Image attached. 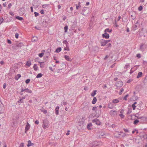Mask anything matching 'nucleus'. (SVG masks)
I'll list each match as a JSON object with an SVG mask.
<instances>
[{
	"label": "nucleus",
	"mask_w": 147,
	"mask_h": 147,
	"mask_svg": "<svg viewBox=\"0 0 147 147\" xmlns=\"http://www.w3.org/2000/svg\"><path fill=\"white\" fill-rule=\"evenodd\" d=\"M111 43H109L107 45V46L108 47H111Z\"/></svg>",
	"instance_id": "5fc2aeb1"
},
{
	"label": "nucleus",
	"mask_w": 147,
	"mask_h": 147,
	"mask_svg": "<svg viewBox=\"0 0 147 147\" xmlns=\"http://www.w3.org/2000/svg\"><path fill=\"white\" fill-rule=\"evenodd\" d=\"M15 37L16 38H18L19 37V34L18 33H16L15 34Z\"/></svg>",
	"instance_id": "a18cd8bd"
},
{
	"label": "nucleus",
	"mask_w": 147,
	"mask_h": 147,
	"mask_svg": "<svg viewBox=\"0 0 147 147\" xmlns=\"http://www.w3.org/2000/svg\"><path fill=\"white\" fill-rule=\"evenodd\" d=\"M35 124L38 125V124H39V122L38 121V120H36L35 121Z\"/></svg>",
	"instance_id": "052dcab7"
},
{
	"label": "nucleus",
	"mask_w": 147,
	"mask_h": 147,
	"mask_svg": "<svg viewBox=\"0 0 147 147\" xmlns=\"http://www.w3.org/2000/svg\"><path fill=\"white\" fill-rule=\"evenodd\" d=\"M108 107L110 109H112L113 107V105L111 103H110L108 104Z\"/></svg>",
	"instance_id": "4468645a"
},
{
	"label": "nucleus",
	"mask_w": 147,
	"mask_h": 147,
	"mask_svg": "<svg viewBox=\"0 0 147 147\" xmlns=\"http://www.w3.org/2000/svg\"><path fill=\"white\" fill-rule=\"evenodd\" d=\"M139 122V121L137 119H136L134 120V125H136L138 122Z\"/></svg>",
	"instance_id": "7c9ffc66"
},
{
	"label": "nucleus",
	"mask_w": 147,
	"mask_h": 147,
	"mask_svg": "<svg viewBox=\"0 0 147 147\" xmlns=\"http://www.w3.org/2000/svg\"><path fill=\"white\" fill-rule=\"evenodd\" d=\"M119 116L121 118H123L124 117V116L122 114H119Z\"/></svg>",
	"instance_id": "49530a36"
},
{
	"label": "nucleus",
	"mask_w": 147,
	"mask_h": 147,
	"mask_svg": "<svg viewBox=\"0 0 147 147\" xmlns=\"http://www.w3.org/2000/svg\"><path fill=\"white\" fill-rule=\"evenodd\" d=\"M105 134L104 132H102L100 135V137H105Z\"/></svg>",
	"instance_id": "2f4dec72"
},
{
	"label": "nucleus",
	"mask_w": 147,
	"mask_h": 147,
	"mask_svg": "<svg viewBox=\"0 0 147 147\" xmlns=\"http://www.w3.org/2000/svg\"><path fill=\"white\" fill-rule=\"evenodd\" d=\"M31 65V62L30 61H28L26 63V65L28 67H30Z\"/></svg>",
	"instance_id": "393cba45"
},
{
	"label": "nucleus",
	"mask_w": 147,
	"mask_h": 147,
	"mask_svg": "<svg viewBox=\"0 0 147 147\" xmlns=\"http://www.w3.org/2000/svg\"><path fill=\"white\" fill-rule=\"evenodd\" d=\"M6 83H4V84H3V88L4 89H5V88H6Z\"/></svg>",
	"instance_id": "69168bd1"
},
{
	"label": "nucleus",
	"mask_w": 147,
	"mask_h": 147,
	"mask_svg": "<svg viewBox=\"0 0 147 147\" xmlns=\"http://www.w3.org/2000/svg\"><path fill=\"white\" fill-rule=\"evenodd\" d=\"M38 62L40 63V68H42L44 67L45 65V63L44 62L38 61Z\"/></svg>",
	"instance_id": "ddd939ff"
},
{
	"label": "nucleus",
	"mask_w": 147,
	"mask_h": 147,
	"mask_svg": "<svg viewBox=\"0 0 147 147\" xmlns=\"http://www.w3.org/2000/svg\"><path fill=\"white\" fill-rule=\"evenodd\" d=\"M136 57L138 58H140L141 57V55L140 54L138 53L136 55Z\"/></svg>",
	"instance_id": "c9c22d12"
},
{
	"label": "nucleus",
	"mask_w": 147,
	"mask_h": 147,
	"mask_svg": "<svg viewBox=\"0 0 147 147\" xmlns=\"http://www.w3.org/2000/svg\"><path fill=\"white\" fill-rule=\"evenodd\" d=\"M97 108V107H94L92 109V110L93 111H95V110H96Z\"/></svg>",
	"instance_id": "680f3d73"
},
{
	"label": "nucleus",
	"mask_w": 147,
	"mask_h": 147,
	"mask_svg": "<svg viewBox=\"0 0 147 147\" xmlns=\"http://www.w3.org/2000/svg\"><path fill=\"white\" fill-rule=\"evenodd\" d=\"M102 36L103 38H105L106 39H108L109 37V35L108 34L105 33L102 34Z\"/></svg>",
	"instance_id": "9d476101"
},
{
	"label": "nucleus",
	"mask_w": 147,
	"mask_h": 147,
	"mask_svg": "<svg viewBox=\"0 0 147 147\" xmlns=\"http://www.w3.org/2000/svg\"><path fill=\"white\" fill-rule=\"evenodd\" d=\"M112 30H109V28H106L105 29V30L104 31V32L105 33H106L107 32H112Z\"/></svg>",
	"instance_id": "5701e85b"
},
{
	"label": "nucleus",
	"mask_w": 147,
	"mask_h": 147,
	"mask_svg": "<svg viewBox=\"0 0 147 147\" xmlns=\"http://www.w3.org/2000/svg\"><path fill=\"white\" fill-rule=\"evenodd\" d=\"M96 90H94L93 92H92L91 94V96L94 97L96 94Z\"/></svg>",
	"instance_id": "bb28decb"
},
{
	"label": "nucleus",
	"mask_w": 147,
	"mask_h": 147,
	"mask_svg": "<svg viewBox=\"0 0 147 147\" xmlns=\"http://www.w3.org/2000/svg\"><path fill=\"white\" fill-rule=\"evenodd\" d=\"M21 76L20 74H18L15 77L16 80H17L20 78Z\"/></svg>",
	"instance_id": "2eb2a0df"
},
{
	"label": "nucleus",
	"mask_w": 147,
	"mask_h": 147,
	"mask_svg": "<svg viewBox=\"0 0 147 147\" xmlns=\"http://www.w3.org/2000/svg\"><path fill=\"white\" fill-rule=\"evenodd\" d=\"M42 112H43L44 113H47V111L46 110H43L41 111Z\"/></svg>",
	"instance_id": "09e8293b"
},
{
	"label": "nucleus",
	"mask_w": 147,
	"mask_h": 147,
	"mask_svg": "<svg viewBox=\"0 0 147 147\" xmlns=\"http://www.w3.org/2000/svg\"><path fill=\"white\" fill-rule=\"evenodd\" d=\"M63 43L65 44V47L64 48V50H66L69 51V49L68 47V43L66 40H65L63 41Z\"/></svg>",
	"instance_id": "f257e3e1"
},
{
	"label": "nucleus",
	"mask_w": 147,
	"mask_h": 147,
	"mask_svg": "<svg viewBox=\"0 0 147 147\" xmlns=\"http://www.w3.org/2000/svg\"><path fill=\"white\" fill-rule=\"evenodd\" d=\"M16 18L17 19H18L20 21L22 20L23 19L22 17H20L19 16H16Z\"/></svg>",
	"instance_id": "b1692460"
},
{
	"label": "nucleus",
	"mask_w": 147,
	"mask_h": 147,
	"mask_svg": "<svg viewBox=\"0 0 147 147\" xmlns=\"http://www.w3.org/2000/svg\"><path fill=\"white\" fill-rule=\"evenodd\" d=\"M97 101V99L96 97H94L93 98V100L92 101V103L94 104H95Z\"/></svg>",
	"instance_id": "6ab92c4d"
},
{
	"label": "nucleus",
	"mask_w": 147,
	"mask_h": 147,
	"mask_svg": "<svg viewBox=\"0 0 147 147\" xmlns=\"http://www.w3.org/2000/svg\"><path fill=\"white\" fill-rule=\"evenodd\" d=\"M42 74L41 73L38 74H37L36 76V78H40L42 77Z\"/></svg>",
	"instance_id": "a878e982"
},
{
	"label": "nucleus",
	"mask_w": 147,
	"mask_h": 147,
	"mask_svg": "<svg viewBox=\"0 0 147 147\" xmlns=\"http://www.w3.org/2000/svg\"><path fill=\"white\" fill-rule=\"evenodd\" d=\"M24 144L23 143H22L20 145L19 147H24Z\"/></svg>",
	"instance_id": "ea45409f"
},
{
	"label": "nucleus",
	"mask_w": 147,
	"mask_h": 147,
	"mask_svg": "<svg viewBox=\"0 0 147 147\" xmlns=\"http://www.w3.org/2000/svg\"><path fill=\"white\" fill-rule=\"evenodd\" d=\"M64 57L65 59L68 61H72V59L71 58H70L69 56L67 55H64Z\"/></svg>",
	"instance_id": "6e6552de"
},
{
	"label": "nucleus",
	"mask_w": 147,
	"mask_h": 147,
	"mask_svg": "<svg viewBox=\"0 0 147 147\" xmlns=\"http://www.w3.org/2000/svg\"><path fill=\"white\" fill-rule=\"evenodd\" d=\"M12 5L11 3H9L8 5V9H10Z\"/></svg>",
	"instance_id": "c03bdc74"
},
{
	"label": "nucleus",
	"mask_w": 147,
	"mask_h": 147,
	"mask_svg": "<svg viewBox=\"0 0 147 147\" xmlns=\"http://www.w3.org/2000/svg\"><path fill=\"white\" fill-rule=\"evenodd\" d=\"M30 79H28L26 80L25 82L26 84H28L30 82Z\"/></svg>",
	"instance_id": "a19ab883"
},
{
	"label": "nucleus",
	"mask_w": 147,
	"mask_h": 147,
	"mask_svg": "<svg viewBox=\"0 0 147 147\" xmlns=\"http://www.w3.org/2000/svg\"><path fill=\"white\" fill-rule=\"evenodd\" d=\"M40 12L42 14H43L44 13V10L42 9L40 10Z\"/></svg>",
	"instance_id": "13d9d810"
},
{
	"label": "nucleus",
	"mask_w": 147,
	"mask_h": 147,
	"mask_svg": "<svg viewBox=\"0 0 147 147\" xmlns=\"http://www.w3.org/2000/svg\"><path fill=\"white\" fill-rule=\"evenodd\" d=\"M37 40L38 38L37 37L34 36L32 39V40L33 42H36L37 41Z\"/></svg>",
	"instance_id": "412c9836"
},
{
	"label": "nucleus",
	"mask_w": 147,
	"mask_h": 147,
	"mask_svg": "<svg viewBox=\"0 0 147 147\" xmlns=\"http://www.w3.org/2000/svg\"><path fill=\"white\" fill-rule=\"evenodd\" d=\"M123 88H121L120 91V92L119 93V94H121L122 93L123 91Z\"/></svg>",
	"instance_id": "e433bc0d"
},
{
	"label": "nucleus",
	"mask_w": 147,
	"mask_h": 147,
	"mask_svg": "<svg viewBox=\"0 0 147 147\" xmlns=\"http://www.w3.org/2000/svg\"><path fill=\"white\" fill-rule=\"evenodd\" d=\"M34 14L35 16L36 17V16H38L39 15V13H38L36 12H34Z\"/></svg>",
	"instance_id": "de8ad7c7"
},
{
	"label": "nucleus",
	"mask_w": 147,
	"mask_h": 147,
	"mask_svg": "<svg viewBox=\"0 0 147 147\" xmlns=\"http://www.w3.org/2000/svg\"><path fill=\"white\" fill-rule=\"evenodd\" d=\"M123 112H124V110L123 109H122L120 111V113L121 114H123Z\"/></svg>",
	"instance_id": "774afa93"
},
{
	"label": "nucleus",
	"mask_w": 147,
	"mask_h": 147,
	"mask_svg": "<svg viewBox=\"0 0 147 147\" xmlns=\"http://www.w3.org/2000/svg\"><path fill=\"white\" fill-rule=\"evenodd\" d=\"M30 125L29 123L27 122L25 127V133H26L30 129Z\"/></svg>",
	"instance_id": "20e7f679"
},
{
	"label": "nucleus",
	"mask_w": 147,
	"mask_h": 147,
	"mask_svg": "<svg viewBox=\"0 0 147 147\" xmlns=\"http://www.w3.org/2000/svg\"><path fill=\"white\" fill-rule=\"evenodd\" d=\"M146 47L145 44H142L140 46V49L141 51H144Z\"/></svg>",
	"instance_id": "423d86ee"
},
{
	"label": "nucleus",
	"mask_w": 147,
	"mask_h": 147,
	"mask_svg": "<svg viewBox=\"0 0 147 147\" xmlns=\"http://www.w3.org/2000/svg\"><path fill=\"white\" fill-rule=\"evenodd\" d=\"M132 112V110L131 109H128L127 112V114L128 115L130 114Z\"/></svg>",
	"instance_id": "c756f323"
},
{
	"label": "nucleus",
	"mask_w": 147,
	"mask_h": 147,
	"mask_svg": "<svg viewBox=\"0 0 147 147\" xmlns=\"http://www.w3.org/2000/svg\"><path fill=\"white\" fill-rule=\"evenodd\" d=\"M9 13L12 16H13L14 15V14L13 12L12 11L10 12Z\"/></svg>",
	"instance_id": "bf43d9fd"
},
{
	"label": "nucleus",
	"mask_w": 147,
	"mask_h": 147,
	"mask_svg": "<svg viewBox=\"0 0 147 147\" xmlns=\"http://www.w3.org/2000/svg\"><path fill=\"white\" fill-rule=\"evenodd\" d=\"M112 102L113 103L116 104L119 102V100L117 99H114L113 100Z\"/></svg>",
	"instance_id": "f3484780"
},
{
	"label": "nucleus",
	"mask_w": 147,
	"mask_h": 147,
	"mask_svg": "<svg viewBox=\"0 0 147 147\" xmlns=\"http://www.w3.org/2000/svg\"><path fill=\"white\" fill-rule=\"evenodd\" d=\"M67 105V102H63L61 103V105Z\"/></svg>",
	"instance_id": "8fccbe9b"
},
{
	"label": "nucleus",
	"mask_w": 147,
	"mask_h": 147,
	"mask_svg": "<svg viewBox=\"0 0 147 147\" xmlns=\"http://www.w3.org/2000/svg\"><path fill=\"white\" fill-rule=\"evenodd\" d=\"M100 45L101 46H105L107 43V41L104 40H102L100 42Z\"/></svg>",
	"instance_id": "0eeeda50"
},
{
	"label": "nucleus",
	"mask_w": 147,
	"mask_h": 147,
	"mask_svg": "<svg viewBox=\"0 0 147 147\" xmlns=\"http://www.w3.org/2000/svg\"><path fill=\"white\" fill-rule=\"evenodd\" d=\"M23 45V44L22 43H20L19 44H18L17 45V47H21Z\"/></svg>",
	"instance_id": "cd10ccee"
},
{
	"label": "nucleus",
	"mask_w": 147,
	"mask_h": 147,
	"mask_svg": "<svg viewBox=\"0 0 147 147\" xmlns=\"http://www.w3.org/2000/svg\"><path fill=\"white\" fill-rule=\"evenodd\" d=\"M68 29V27L67 26H65L64 28V29L65 32H67Z\"/></svg>",
	"instance_id": "72a5a7b5"
},
{
	"label": "nucleus",
	"mask_w": 147,
	"mask_h": 147,
	"mask_svg": "<svg viewBox=\"0 0 147 147\" xmlns=\"http://www.w3.org/2000/svg\"><path fill=\"white\" fill-rule=\"evenodd\" d=\"M92 126V125L91 123H89L88 124L87 126V128L89 130H91V128L90 127Z\"/></svg>",
	"instance_id": "a211bd4d"
},
{
	"label": "nucleus",
	"mask_w": 147,
	"mask_h": 147,
	"mask_svg": "<svg viewBox=\"0 0 147 147\" xmlns=\"http://www.w3.org/2000/svg\"><path fill=\"white\" fill-rule=\"evenodd\" d=\"M35 28L37 30H40V28L39 26H35Z\"/></svg>",
	"instance_id": "864d4df0"
},
{
	"label": "nucleus",
	"mask_w": 147,
	"mask_h": 147,
	"mask_svg": "<svg viewBox=\"0 0 147 147\" xmlns=\"http://www.w3.org/2000/svg\"><path fill=\"white\" fill-rule=\"evenodd\" d=\"M76 9H78L79 8H80V6L77 5L76 4Z\"/></svg>",
	"instance_id": "e2e57ef3"
},
{
	"label": "nucleus",
	"mask_w": 147,
	"mask_h": 147,
	"mask_svg": "<svg viewBox=\"0 0 147 147\" xmlns=\"http://www.w3.org/2000/svg\"><path fill=\"white\" fill-rule=\"evenodd\" d=\"M48 5L47 4H45L42 5V7L43 8H45L47 7H48Z\"/></svg>",
	"instance_id": "4c0bfd02"
},
{
	"label": "nucleus",
	"mask_w": 147,
	"mask_h": 147,
	"mask_svg": "<svg viewBox=\"0 0 147 147\" xmlns=\"http://www.w3.org/2000/svg\"><path fill=\"white\" fill-rule=\"evenodd\" d=\"M123 84V83L121 81H119L117 82L115 84V86L117 88H119L122 87Z\"/></svg>",
	"instance_id": "7ed1b4c3"
},
{
	"label": "nucleus",
	"mask_w": 147,
	"mask_h": 147,
	"mask_svg": "<svg viewBox=\"0 0 147 147\" xmlns=\"http://www.w3.org/2000/svg\"><path fill=\"white\" fill-rule=\"evenodd\" d=\"M26 92H28V93H31L32 92V91H31V90L27 88H26Z\"/></svg>",
	"instance_id": "c85d7f7f"
},
{
	"label": "nucleus",
	"mask_w": 147,
	"mask_h": 147,
	"mask_svg": "<svg viewBox=\"0 0 147 147\" xmlns=\"http://www.w3.org/2000/svg\"><path fill=\"white\" fill-rule=\"evenodd\" d=\"M48 125V123L46 119H45L43 121V124L42 126L43 128L44 129H46Z\"/></svg>",
	"instance_id": "f03ea898"
},
{
	"label": "nucleus",
	"mask_w": 147,
	"mask_h": 147,
	"mask_svg": "<svg viewBox=\"0 0 147 147\" xmlns=\"http://www.w3.org/2000/svg\"><path fill=\"white\" fill-rule=\"evenodd\" d=\"M133 68H132L130 70V74H131L134 71L132 70Z\"/></svg>",
	"instance_id": "6e6d98bb"
},
{
	"label": "nucleus",
	"mask_w": 147,
	"mask_h": 147,
	"mask_svg": "<svg viewBox=\"0 0 147 147\" xmlns=\"http://www.w3.org/2000/svg\"><path fill=\"white\" fill-rule=\"evenodd\" d=\"M87 9V7H84V8L82 10V11L83 12H84Z\"/></svg>",
	"instance_id": "3c124183"
},
{
	"label": "nucleus",
	"mask_w": 147,
	"mask_h": 147,
	"mask_svg": "<svg viewBox=\"0 0 147 147\" xmlns=\"http://www.w3.org/2000/svg\"><path fill=\"white\" fill-rule=\"evenodd\" d=\"M59 107L58 106L56 107L55 109V113L57 115L59 114Z\"/></svg>",
	"instance_id": "f8f14e48"
},
{
	"label": "nucleus",
	"mask_w": 147,
	"mask_h": 147,
	"mask_svg": "<svg viewBox=\"0 0 147 147\" xmlns=\"http://www.w3.org/2000/svg\"><path fill=\"white\" fill-rule=\"evenodd\" d=\"M33 144H34L31 142L30 140H29L28 141V144L27 145L28 147H29L30 146H33Z\"/></svg>",
	"instance_id": "9b49d317"
},
{
	"label": "nucleus",
	"mask_w": 147,
	"mask_h": 147,
	"mask_svg": "<svg viewBox=\"0 0 147 147\" xmlns=\"http://www.w3.org/2000/svg\"><path fill=\"white\" fill-rule=\"evenodd\" d=\"M92 122L95 123L96 125H99L100 124V122L98 119H95L92 120Z\"/></svg>",
	"instance_id": "39448f33"
},
{
	"label": "nucleus",
	"mask_w": 147,
	"mask_h": 147,
	"mask_svg": "<svg viewBox=\"0 0 147 147\" xmlns=\"http://www.w3.org/2000/svg\"><path fill=\"white\" fill-rule=\"evenodd\" d=\"M61 50V47H59L56 50L55 52L56 53H59L60 52Z\"/></svg>",
	"instance_id": "aec40b11"
},
{
	"label": "nucleus",
	"mask_w": 147,
	"mask_h": 147,
	"mask_svg": "<svg viewBox=\"0 0 147 147\" xmlns=\"http://www.w3.org/2000/svg\"><path fill=\"white\" fill-rule=\"evenodd\" d=\"M110 114L111 115L115 116L117 115V111L115 110H111L110 111Z\"/></svg>",
	"instance_id": "1a4fd4ad"
},
{
	"label": "nucleus",
	"mask_w": 147,
	"mask_h": 147,
	"mask_svg": "<svg viewBox=\"0 0 147 147\" xmlns=\"http://www.w3.org/2000/svg\"><path fill=\"white\" fill-rule=\"evenodd\" d=\"M44 54V53H42L39 54L38 56L40 57H43Z\"/></svg>",
	"instance_id": "f704fd0d"
},
{
	"label": "nucleus",
	"mask_w": 147,
	"mask_h": 147,
	"mask_svg": "<svg viewBox=\"0 0 147 147\" xmlns=\"http://www.w3.org/2000/svg\"><path fill=\"white\" fill-rule=\"evenodd\" d=\"M7 43L9 44H11V42L10 40H7Z\"/></svg>",
	"instance_id": "0e129e2a"
},
{
	"label": "nucleus",
	"mask_w": 147,
	"mask_h": 147,
	"mask_svg": "<svg viewBox=\"0 0 147 147\" xmlns=\"http://www.w3.org/2000/svg\"><path fill=\"white\" fill-rule=\"evenodd\" d=\"M3 5L4 7H5L7 5V3L6 2L4 3H3Z\"/></svg>",
	"instance_id": "603ef678"
},
{
	"label": "nucleus",
	"mask_w": 147,
	"mask_h": 147,
	"mask_svg": "<svg viewBox=\"0 0 147 147\" xmlns=\"http://www.w3.org/2000/svg\"><path fill=\"white\" fill-rule=\"evenodd\" d=\"M33 68L36 71L38 70V66L36 64H34L33 66Z\"/></svg>",
	"instance_id": "4be33fe9"
},
{
	"label": "nucleus",
	"mask_w": 147,
	"mask_h": 147,
	"mask_svg": "<svg viewBox=\"0 0 147 147\" xmlns=\"http://www.w3.org/2000/svg\"><path fill=\"white\" fill-rule=\"evenodd\" d=\"M18 102H23V101L22 99L21 98H20V100L18 101Z\"/></svg>",
	"instance_id": "4d7b16f0"
},
{
	"label": "nucleus",
	"mask_w": 147,
	"mask_h": 147,
	"mask_svg": "<svg viewBox=\"0 0 147 147\" xmlns=\"http://www.w3.org/2000/svg\"><path fill=\"white\" fill-rule=\"evenodd\" d=\"M142 8H143V7H142V6H140L138 7V9L139 11H141L142 10Z\"/></svg>",
	"instance_id": "79ce46f5"
},
{
	"label": "nucleus",
	"mask_w": 147,
	"mask_h": 147,
	"mask_svg": "<svg viewBox=\"0 0 147 147\" xmlns=\"http://www.w3.org/2000/svg\"><path fill=\"white\" fill-rule=\"evenodd\" d=\"M142 73L141 72H139L138 74V75L137 76V78H140V77L142 76Z\"/></svg>",
	"instance_id": "dca6fc26"
},
{
	"label": "nucleus",
	"mask_w": 147,
	"mask_h": 147,
	"mask_svg": "<svg viewBox=\"0 0 147 147\" xmlns=\"http://www.w3.org/2000/svg\"><path fill=\"white\" fill-rule=\"evenodd\" d=\"M130 65L128 63L127 64H126L125 67H124V68L125 69H127V68H129V67Z\"/></svg>",
	"instance_id": "473e14b6"
},
{
	"label": "nucleus",
	"mask_w": 147,
	"mask_h": 147,
	"mask_svg": "<svg viewBox=\"0 0 147 147\" xmlns=\"http://www.w3.org/2000/svg\"><path fill=\"white\" fill-rule=\"evenodd\" d=\"M128 95H126L124 97V99L126 100H127V96Z\"/></svg>",
	"instance_id": "338daca9"
},
{
	"label": "nucleus",
	"mask_w": 147,
	"mask_h": 147,
	"mask_svg": "<svg viewBox=\"0 0 147 147\" xmlns=\"http://www.w3.org/2000/svg\"><path fill=\"white\" fill-rule=\"evenodd\" d=\"M3 18H0V24H1L3 22Z\"/></svg>",
	"instance_id": "37998d69"
},
{
	"label": "nucleus",
	"mask_w": 147,
	"mask_h": 147,
	"mask_svg": "<svg viewBox=\"0 0 147 147\" xmlns=\"http://www.w3.org/2000/svg\"><path fill=\"white\" fill-rule=\"evenodd\" d=\"M132 107L133 108V109L134 110L136 109V106H135L134 104H133L132 105Z\"/></svg>",
	"instance_id": "58836bf2"
}]
</instances>
